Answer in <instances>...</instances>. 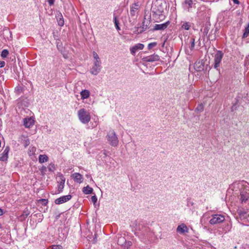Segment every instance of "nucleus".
<instances>
[{
    "label": "nucleus",
    "instance_id": "1",
    "mask_svg": "<svg viewBox=\"0 0 249 249\" xmlns=\"http://www.w3.org/2000/svg\"><path fill=\"white\" fill-rule=\"evenodd\" d=\"M166 8V2L163 0H156L153 2L151 10L157 22L164 19Z\"/></svg>",
    "mask_w": 249,
    "mask_h": 249
},
{
    "label": "nucleus",
    "instance_id": "2",
    "mask_svg": "<svg viewBox=\"0 0 249 249\" xmlns=\"http://www.w3.org/2000/svg\"><path fill=\"white\" fill-rule=\"evenodd\" d=\"M135 234L141 237L142 239H148L151 234L149 228L143 222H140L137 225V221L135 224Z\"/></svg>",
    "mask_w": 249,
    "mask_h": 249
},
{
    "label": "nucleus",
    "instance_id": "3",
    "mask_svg": "<svg viewBox=\"0 0 249 249\" xmlns=\"http://www.w3.org/2000/svg\"><path fill=\"white\" fill-rule=\"evenodd\" d=\"M77 116L80 122L84 124H88L91 119L89 112L83 108L78 111Z\"/></svg>",
    "mask_w": 249,
    "mask_h": 249
},
{
    "label": "nucleus",
    "instance_id": "4",
    "mask_svg": "<svg viewBox=\"0 0 249 249\" xmlns=\"http://www.w3.org/2000/svg\"><path fill=\"white\" fill-rule=\"evenodd\" d=\"M107 140L108 142L112 146H116L119 142L117 135L114 130H110L107 135Z\"/></svg>",
    "mask_w": 249,
    "mask_h": 249
},
{
    "label": "nucleus",
    "instance_id": "5",
    "mask_svg": "<svg viewBox=\"0 0 249 249\" xmlns=\"http://www.w3.org/2000/svg\"><path fill=\"white\" fill-rule=\"evenodd\" d=\"M224 53H223L219 50L216 51V53L214 55V63H213V68L219 71V69H218L220 67V63H221L222 59L223 57Z\"/></svg>",
    "mask_w": 249,
    "mask_h": 249
},
{
    "label": "nucleus",
    "instance_id": "6",
    "mask_svg": "<svg viewBox=\"0 0 249 249\" xmlns=\"http://www.w3.org/2000/svg\"><path fill=\"white\" fill-rule=\"evenodd\" d=\"M225 220L224 215L221 214H214L212 215L209 223L211 225L218 224L224 222Z\"/></svg>",
    "mask_w": 249,
    "mask_h": 249
},
{
    "label": "nucleus",
    "instance_id": "7",
    "mask_svg": "<svg viewBox=\"0 0 249 249\" xmlns=\"http://www.w3.org/2000/svg\"><path fill=\"white\" fill-rule=\"evenodd\" d=\"M102 68L101 61L94 60L93 66H92L90 73L94 75H97L101 71Z\"/></svg>",
    "mask_w": 249,
    "mask_h": 249
},
{
    "label": "nucleus",
    "instance_id": "8",
    "mask_svg": "<svg viewBox=\"0 0 249 249\" xmlns=\"http://www.w3.org/2000/svg\"><path fill=\"white\" fill-rule=\"evenodd\" d=\"M71 198V195L63 196L56 199L54 201V202L56 204L60 205L67 202L68 201L70 200Z\"/></svg>",
    "mask_w": 249,
    "mask_h": 249
},
{
    "label": "nucleus",
    "instance_id": "9",
    "mask_svg": "<svg viewBox=\"0 0 249 249\" xmlns=\"http://www.w3.org/2000/svg\"><path fill=\"white\" fill-rule=\"evenodd\" d=\"M160 60V56L156 54H153L142 58V60L146 62H153Z\"/></svg>",
    "mask_w": 249,
    "mask_h": 249
},
{
    "label": "nucleus",
    "instance_id": "10",
    "mask_svg": "<svg viewBox=\"0 0 249 249\" xmlns=\"http://www.w3.org/2000/svg\"><path fill=\"white\" fill-rule=\"evenodd\" d=\"M140 8L139 4L138 3H133L130 7V15L131 17H134L138 14V10Z\"/></svg>",
    "mask_w": 249,
    "mask_h": 249
},
{
    "label": "nucleus",
    "instance_id": "11",
    "mask_svg": "<svg viewBox=\"0 0 249 249\" xmlns=\"http://www.w3.org/2000/svg\"><path fill=\"white\" fill-rule=\"evenodd\" d=\"M169 24L170 21H167L164 23L156 24L154 27L153 30H164L167 28Z\"/></svg>",
    "mask_w": 249,
    "mask_h": 249
},
{
    "label": "nucleus",
    "instance_id": "12",
    "mask_svg": "<svg viewBox=\"0 0 249 249\" xmlns=\"http://www.w3.org/2000/svg\"><path fill=\"white\" fill-rule=\"evenodd\" d=\"M71 177L73 179L74 182L81 183L83 181V178L80 173H75L71 175Z\"/></svg>",
    "mask_w": 249,
    "mask_h": 249
},
{
    "label": "nucleus",
    "instance_id": "13",
    "mask_svg": "<svg viewBox=\"0 0 249 249\" xmlns=\"http://www.w3.org/2000/svg\"><path fill=\"white\" fill-rule=\"evenodd\" d=\"M144 48V45L141 43H138L130 48V52L132 54L135 55L138 50H142Z\"/></svg>",
    "mask_w": 249,
    "mask_h": 249
},
{
    "label": "nucleus",
    "instance_id": "14",
    "mask_svg": "<svg viewBox=\"0 0 249 249\" xmlns=\"http://www.w3.org/2000/svg\"><path fill=\"white\" fill-rule=\"evenodd\" d=\"M10 150L9 146H6L0 157V160L2 161H6L8 157V153Z\"/></svg>",
    "mask_w": 249,
    "mask_h": 249
},
{
    "label": "nucleus",
    "instance_id": "15",
    "mask_svg": "<svg viewBox=\"0 0 249 249\" xmlns=\"http://www.w3.org/2000/svg\"><path fill=\"white\" fill-rule=\"evenodd\" d=\"M240 196V201L241 203H246L249 198V193L245 190H243L241 191Z\"/></svg>",
    "mask_w": 249,
    "mask_h": 249
},
{
    "label": "nucleus",
    "instance_id": "16",
    "mask_svg": "<svg viewBox=\"0 0 249 249\" xmlns=\"http://www.w3.org/2000/svg\"><path fill=\"white\" fill-rule=\"evenodd\" d=\"M177 231L181 234L187 233L188 232V228L184 224H182L178 226Z\"/></svg>",
    "mask_w": 249,
    "mask_h": 249
},
{
    "label": "nucleus",
    "instance_id": "17",
    "mask_svg": "<svg viewBox=\"0 0 249 249\" xmlns=\"http://www.w3.org/2000/svg\"><path fill=\"white\" fill-rule=\"evenodd\" d=\"M24 125L27 128H30L34 125L35 121L31 117L25 118L24 119Z\"/></svg>",
    "mask_w": 249,
    "mask_h": 249
},
{
    "label": "nucleus",
    "instance_id": "18",
    "mask_svg": "<svg viewBox=\"0 0 249 249\" xmlns=\"http://www.w3.org/2000/svg\"><path fill=\"white\" fill-rule=\"evenodd\" d=\"M65 181V178L62 175H61V181L59 182V184L57 186L58 193H60L62 192L64 186Z\"/></svg>",
    "mask_w": 249,
    "mask_h": 249
},
{
    "label": "nucleus",
    "instance_id": "19",
    "mask_svg": "<svg viewBox=\"0 0 249 249\" xmlns=\"http://www.w3.org/2000/svg\"><path fill=\"white\" fill-rule=\"evenodd\" d=\"M80 95L82 99H88L89 97L90 92L87 89H84L80 92Z\"/></svg>",
    "mask_w": 249,
    "mask_h": 249
},
{
    "label": "nucleus",
    "instance_id": "20",
    "mask_svg": "<svg viewBox=\"0 0 249 249\" xmlns=\"http://www.w3.org/2000/svg\"><path fill=\"white\" fill-rule=\"evenodd\" d=\"M150 22V20H146L145 18H144L142 22V29L140 31L139 33H142L143 31H145L148 28V25Z\"/></svg>",
    "mask_w": 249,
    "mask_h": 249
},
{
    "label": "nucleus",
    "instance_id": "21",
    "mask_svg": "<svg viewBox=\"0 0 249 249\" xmlns=\"http://www.w3.org/2000/svg\"><path fill=\"white\" fill-rule=\"evenodd\" d=\"M49 160L48 157L45 155H40L38 157V161L40 163H43L48 161Z\"/></svg>",
    "mask_w": 249,
    "mask_h": 249
},
{
    "label": "nucleus",
    "instance_id": "22",
    "mask_svg": "<svg viewBox=\"0 0 249 249\" xmlns=\"http://www.w3.org/2000/svg\"><path fill=\"white\" fill-rule=\"evenodd\" d=\"M83 192L86 195L90 194L93 192V189L89 187V185H87L86 187H84L83 188Z\"/></svg>",
    "mask_w": 249,
    "mask_h": 249
},
{
    "label": "nucleus",
    "instance_id": "23",
    "mask_svg": "<svg viewBox=\"0 0 249 249\" xmlns=\"http://www.w3.org/2000/svg\"><path fill=\"white\" fill-rule=\"evenodd\" d=\"M231 225L229 223H227L223 225V231L224 233H227L231 231Z\"/></svg>",
    "mask_w": 249,
    "mask_h": 249
},
{
    "label": "nucleus",
    "instance_id": "24",
    "mask_svg": "<svg viewBox=\"0 0 249 249\" xmlns=\"http://www.w3.org/2000/svg\"><path fill=\"white\" fill-rule=\"evenodd\" d=\"M22 143L23 144L25 147H26L30 144V141L29 139L24 136L21 137Z\"/></svg>",
    "mask_w": 249,
    "mask_h": 249
},
{
    "label": "nucleus",
    "instance_id": "25",
    "mask_svg": "<svg viewBox=\"0 0 249 249\" xmlns=\"http://www.w3.org/2000/svg\"><path fill=\"white\" fill-rule=\"evenodd\" d=\"M36 148L34 146H30L28 149V154L30 156H33L35 154Z\"/></svg>",
    "mask_w": 249,
    "mask_h": 249
},
{
    "label": "nucleus",
    "instance_id": "26",
    "mask_svg": "<svg viewBox=\"0 0 249 249\" xmlns=\"http://www.w3.org/2000/svg\"><path fill=\"white\" fill-rule=\"evenodd\" d=\"M113 21H114V24H115V26L116 28V29L118 30V31H119L121 30V28L120 27H119V20L117 18L116 16H114V18H113Z\"/></svg>",
    "mask_w": 249,
    "mask_h": 249
},
{
    "label": "nucleus",
    "instance_id": "27",
    "mask_svg": "<svg viewBox=\"0 0 249 249\" xmlns=\"http://www.w3.org/2000/svg\"><path fill=\"white\" fill-rule=\"evenodd\" d=\"M249 35V23L248 24L247 26L246 27L244 32L243 33L242 37L243 38H246Z\"/></svg>",
    "mask_w": 249,
    "mask_h": 249
},
{
    "label": "nucleus",
    "instance_id": "28",
    "mask_svg": "<svg viewBox=\"0 0 249 249\" xmlns=\"http://www.w3.org/2000/svg\"><path fill=\"white\" fill-rule=\"evenodd\" d=\"M48 169L50 172H54L55 170V166L54 164L53 163H50L48 166Z\"/></svg>",
    "mask_w": 249,
    "mask_h": 249
},
{
    "label": "nucleus",
    "instance_id": "29",
    "mask_svg": "<svg viewBox=\"0 0 249 249\" xmlns=\"http://www.w3.org/2000/svg\"><path fill=\"white\" fill-rule=\"evenodd\" d=\"M190 27H191V25H190V23L187 22H184L181 26V27L182 29L186 30H189Z\"/></svg>",
    "mask_w": 249,
    "mask_h": 249
},
{
    "label": "nucleus",
    "instance_id": "30",
    "mask_svg": "<svg viewBox=\"0 0 249 249\" xmlns=\"http://www.w3.org/2000/svg\"><path fill=\"white\" fill-rule=\"evenodd\" d=\"M195 39L194 38H191L190 39V43L191 44V45L190 46V49L191 50H193L195 47Z\"/></svg>",
    "mask_w": 249,
    "mask_h": 249
},
{
    "label": "nucleus",
    "instance_id": "31",
    "mask_svg": "<svg viewBox=\"0 0 249 249\" xmlns=\"http://www.w3.org/2000/svg\"><path fill=\"white\" fill-rule=\"evenodd\" d=\"M9 53L8 51L7 50L4 49L2 50L1 53V56L2 58H5L7 57Z\"/></svg>",
    "mask_w": 249,
    "mask_h": 249
},
{
    "label": "nucleus",
    "instance_id": "32",
    "mask_svg": "<svg viewBox=\"0 0 249 249\" xmlns=\"http://www.w3.org/2000/svg\"><path fill=\"white\" fill-rule=\"evenodd\" d=\"M204 107L202 104H199L196 108V111L201 112L203 110Z\"/></svg>",
    "mask_w": 249,
    "mask_h": 249
},
{
    "label": "nucleus",
    "instance_id": "33",
    "mask_svg": "<svg viewBox=\"0 0 249 249\" xmlns=\"http://www.w3.org/2000/svg\"><path fill=\"white\" fill-rule=\"evenodd\" d=\"M185 4L188 5V6H189L188 8L192 7V4H193V1H192V0H185Z\"/></svg>",
    "mask_w": 249,
    "mask_h": 249
},
{
    "label": "nucleus",
    "instance_id": "34",
    "mask_svg": "<svg viewBox=\"0 0 249 249\" xmlns=\"http://www.w3.org/2000/svg\"><path fill=\"white\" fill-rule=\"evenodd\" d=\"M157 44L156 42H152V43H149L148 45V47H148V50L151 49L153 47H155L157 45Z\"/></svg>",
    "mask_w": 249,
    "mask_h": 249
},
{
    "label": "nucleus",
    "instance_id": "35",
    "mask_svg": "<svg viewBox=\"0 0 249 249\" xmlns=\"http://www.w3.org/2000/svg\"><path fill=\"white\" fill-rule=\"evenodd\" d=\"M39 202H41L42 204L44 206H46L47 204H48V201L47 199H44V198H42V199H40L39 200Z\"/></svg>",
    "mask_w": 249,
    "mask_h": 249
},
{
    "label": "nucleus",
    "instance_id": "36",
    "mask_svg": "<svg viewBox=\"0 0 249 249\" xmlns=\"http://www.w3.org/2000/svg\"><path fill=\"white\" fill-rule=\"evenodd\" d=\"M93 56L94 60L100 61L98 54L95 52H93Z\"/></svg>",
    "mask_w": 249,
    "mask_h": 249
},
{
    "label": "nucleus",
    "instance_id": "37",
    "mask_svg": "<svg viewBox=\"0 0 249 249\" xmlns=\"http://www.w3.org/2000/svg\"><path fill=\"white\" fill-rule=\"evenodd\" d=\"M15 90L18 94H19L22 92V88L21 86H18L15 88Z\"/></svg>",
    "mask_w": 249,
    "mask_h": 249
},
{
    "label": "nucleus",
    "instance_id": "38",
    "mask_svg": "<svg viewBox=\"0 0 249 249\" xmlns=\"http://www.w3.org/2000/svg\"><path fill=\"white\" fill-rule=\"evenodd\" d=\"M203 34L204 36H207L208 32H209V28L207 27H205L203 30Z\"/></svg>",
    "mask_w": 249,
    "mask_h": 249
},
{
    "label": "nucleus",
    "instance_id": "39",
    "mask_svg": "<svg viewBox=\"0 0 249 249\" xmlns=\"http://www.w3.org/2000/svg\"><path fill=\"white\" fill-rule=\"evenodd\" d=\"M91 200L95 204L97 201V198L95 195L91 197Z\"/></svg>",
    "mask_w": 249,
    "mask_h": 249
},
{
    "label": "nucleus",
    "instance_id": "40",
    "mask_svg": "<svg viewBox=\"0 0 249 249\" xmlns=\"http://www.w3.org/2000/svg\"><path fill=\"white\" fill-rule=\"evenodd\" d=\"M238 213L241 216H244L246 214V212L245 211H242L241 210H239Z\"/></svg>",
    "mask_w": 249,
    "mask_h": 249
},
{
    "label": "nucleus",
    "instance_id": "41",
    "mask_svg": "<svg viewBox=\"0 0 249 249\" xmlns=\"http://www.w3.org/2000/svg\"><path fill=\"white\" fill-rule=\"evenodd\" d=\"M62 246L60 245H53L52 246V249H61Z\"/></svg>",
    "mask_w": 249,
    "mask_h": 249
},
{
    "label": "nucleus",
    "instance_id": "42",
    "mask_svg": "<svg viewBox=\"0 0 249 249\" xmlns=\"http://www.w3.org/2000/svg\"><path fill=\"white\" fill-rule=\"evenodd\" d=\"M199 64V62L198 63V64ZM197 64H196L195 67L196 68H197L198 69V71H201V70L203 69V66L201 67L200 66L198 67H197Z\"/></svg>",
    "mask_w": 249,
    "mask_h": 249
},
{
    "label": "nucleus",
    "instance_id": "43",
    "mask_svg": "<svg viewBox=\"0 0 249 249\" xmlns=\"http://www.w3.org/2000/svg\"><path fill=\"white\" fill-rule=\"evenodd\" d=\"M5 63L3 61H0V68H2L5 66Z\"/></svg>",
    "mask_w": 249,
    "mask_h": 249
},
{
    "label": "nucleus",
    "instance_id": "44",
    "mask_svg": "<svg viewBox=\"0 0 249 249\" xmlns=\"http://www.w3.org/2000/svg\"><path fill=\"white\" fill-rule=\"evenodd\" d=\"M48 3L50 6L53 5L54 4V0H48Z\"/></svg>",
    "mask_w": 249,
    "mask_h": 249
},
{
    "label": "nucleus",
    "instance_id": "45",
    "mask_svg": "<svg viewBox=\"0 0 249 249\" xmlns=\"http://www.w3.org/2000/svg\"><path fill=\"white\" fill-rule=\"evenodd\" d=\"M58 25L59 26H63L64 25V21L63 20H61V19L58 21Z\"/></svg>",
    "mask_w": 249,
    "mask_h": 249
},
{
    "label": "nucleus",
    "instance_id": "46",
    "mask_svg": "<svg viewBox=\"0 0 249 249\" xmlns=\"http://www.w3.org/2000/svg\"><path fill=\"white\" fill-rule=\"evenodd\" d=\"M23 213H24V214L26 217L30 214V212H29V211L28 210L24 211Z\"/></svg>",
    "mask_w": 249,
    "mask_h": 249
},
{
    "label": "nucleus",
    "instance_id": "47",
    "mask_svg": "<svg viewBox=\"0 0 249 249\" xmlns=\"http://www.w3.org/2000/svg\"><path fill=\"white\" fill-rule=\"evenodd\" d=\"M120 241H121L122 243L123 244L125 241V240L124 237H120L118 239V244H119Z\"/></svg>",
    "mask_w": 249,
    "mask_h": 249
},
{
    "label": "nucleus",
    "instance_id": "48",
    "mask_svg": "<svg viewBox=\"0 0 249 249\" xmlns=\"http://www.w3.org/2000/svg\"><path fill=\"white\" fill-rule=\"evenodd\" d=\"M233 2L235 4H239L240 2L238 0H233Z\"/></svg>",
    "mask_w": 249,
    "mask_h": 249
},
{
    "label": "nucleus",
    "instance_id": "49",
    "mask_svg": "<svg viewBox=\"0 0 249 249\" xmlns=\"http://www.w3.org/2000/svg\"><path fill=\"white\" fill-rule=\"evenodd\" d=\"M3 210L0 208V215H2L3 214Z\"/></svg>",
    "mask_w": 249,
    "mask_h": 249
},
{
    "label": "nucleus",
    "instance_id": "50",
    "mask_svg": "<svg viewBox=\"0 0 249 249\" xmlns=\"http://www.w3.org/2000/svg\"><path fill=\"white\" fill-rule=\"evenodd\" d=\"M46 169V167L43 166V167H42V170H45Z\"/></svg>",
    "mask_w": 249,
    "mask_h": 249
},
{
    "label": "nucleus",
    "instance_id": "51",
    "mask_svg": "<svg viewBox=\"0 0 249 249\" xmlns=\"http://www.w3.org/2000/svg\"><path fill=\"white\" fill-rule=\"evenodd\" d=\"M238 185H240V184H241V186H242V185H242V184H241V183H238Z\"/></svg>",
    "mask_w": 249,
    "mask_h": 249
},
{
    "label": "nucleus",
    "instance_id": "52",
    "mask_svg": "<svg viewBox=\"0 0 249 249\" xmlns=\"http://www.w3.org/2000/svg\"><path fill=\"white\" fill-rule=\"evenodd\" d=\"M1 228V224L0 223V229Z\"/></svg>",
    "mask_w": 249,
    "mask_h": 249
}]
</instances>
